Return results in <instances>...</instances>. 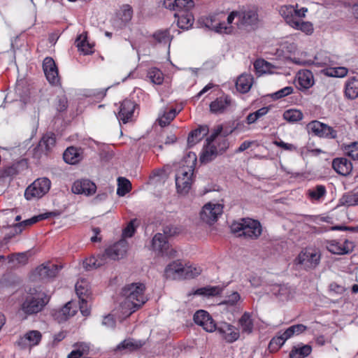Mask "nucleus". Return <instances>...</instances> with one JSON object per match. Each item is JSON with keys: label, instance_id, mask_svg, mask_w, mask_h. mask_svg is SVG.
I'll return each instance as SVG.
<instances>
[{"label": "nucleus", "instance_id": "393cba45", "mask_svg": "<svg viewBox=\"0 0 358 358\" xmlns=\"http://www.w3.org/2000/svg\"><path fill=\"white\" fill-rule=\"evenodd\" d=\"M183 270L184 265L179 261H174L165 268L164 275L166 278L172 280L182 279Z\"/></svg>", "mask_w": 358, "mask_h": 358}, {"label": "nucleus", "instance_id": "c03bdc74", "mask_svg": "<svg viewBox=\"0 0 358 358\" xmlns=\"http://www.w3.org/2000/svg\"><path fill=\"white\" fill-rule=\"evenodd\" d=\"M48 216L46 215V214H40L38 215L34 216L31 218L25 220L21 222L15 224L14 227L15 229V231H22L24 227L27 226H31L38 222V221L44 220Z\"/></svg>", "mask_w": 358, "mask_h": 358}, {"label": "nucleus", "instance_id": "e433bc0d", "mask_svg": "<svg viewBox=\"0 0 358 358\" xmlns=\"http://www.w3.org/2000/svg\"><path fill=\"white\" fill-rule=\"evenodd\" d=\"M63 158L69 164H76L82 159L80 150L75 147L68 148L63 154Z\"/></svg>", "mask_w": 358, "mask_h": 358}, {"label": "nucleus", "instance_id": "4468645a", "mask_svg": "<svg viewBox=\"0 0 358 358\" xmlns=\"http://www.w3.org/2000/svg\"><path fill=\"white\" fill-rule=\"evenodd\" d=\"M152 249L159 255L174 257L176 251L173 249H169V244L166 237L161 233L155 235L152 240Z\"/></svg>", "mask_w": 358, "mask_h": 358}, {"label": "nucleus", "instance_id": "ea45409f", "mask_svg": "<svg viewBox=\"0 0 358 358\" xmlns=\"http://www.w3.org/2000/svg\"><path fill=\"white\" fill-rule=\"evenodd\" d=\"M106 262L105 257L103 255L96 257H90L85 259L83 262V267L87 271H90L94 268H97L103 265Z\"/></svg>", "mask_w": 358, "mask_h": 358}, {"label": "nucleus", "instance_id": "f3484780", "mask_svg": "<svg viewBox=\"0 0 358 358\" xmlns=\"http://www.w3.org/2000/svg\"><path fill=\"white\" fill-rule=\"evenodd\" d=\"M194 321L207 332H213L216 330V324L206 310H199L196 311L194 315Z\"/></svg>", "mask_w": 358, "mask_h": 358}, {"label": "nucleus", "instance_id": "5701e85b", "mask_svg": "<svg viewBox=\"0 0 358 358\" xmlns=\"http://www.w3.org/2000/svg\"><path fill=\"white\" fill-rule=\"evenodd\" d=\"M41 340V334L36 330L29 331L21 337L17 344L22 348H31L37 345Z\"/></svg>", "mask_w": 358, "mask_h": 358}, {"label": "nucleus", "instance_id": "680f3d73", "mask_svg": "<svg viewBox=\"0 0 358 358\" xmlns=\"http://www.w3.org/2000/svg\"><path fill=\"white\" fill-rule=\"evenodd\" d=\"M294 88L292 86H287L272 94L271 97L273 99H279L292 94Z\"/></svg>", "mask_w": 358, "mask_h": 358}, {"label": "nucleus", "instance_id": "13d9d810", "mask_svg": "<svg viewBox=\"0 0 358 358\" xmlns=\"http://www.w3.org/2000/svg\"><path fill=\"white\" fill-rule=\"evenodd\" d=\"M241 300V296L237 292H232L225 296L220 305H226L228 307H234Z\"/></svg>", "mask_w": 358, "mask_h": 358}, {"label": "nucleus", "instance_id": "0eeeda50", "mask_svg": "<svg viewBox=\"0 0 358 358\" xmlns=\"http://www.w3.org/2000/svg\"><path fill=\"white\" fill-rule=\"evenodd\" d=\"M307 329V327L298 324L288 327L284 331H279L278 334L274 336L268 344V350L270 352H273L278 350L285 343V341L294 336L299 335Z\"/></svg>", "mask_w": 358, "mask_h": 358}, {"label": "nucleus", "instance_id": "6e6552de", "mask_svg": "<svg viewBox=\"0 0 358 358\" xmlns=\"http://www.w3.org/2000/svg\"><path fill=\"white\" fill-rule=\"evenodd\" d=\"M321 253L318 249L306 248L301 251L295 262L305 269H313L319 265Z\"/></svg>", "mask_w": 358, "mask_h": 358}, {"label": "nucleus", "instance_id": "37998d69", "mask_svg": "<svg viewBox=\"0 0 358 358\" xmlns=\"http://www.w3.org/2000/svg\"><path fill=\"white\" fill-rule=\"evenodd\" d=\"M327 193L326 188L323 185H317L313 189H310L307 192L308 198L313 201H320Z\"/></svg>", "mask_w": 358, "mask_h": 358}, {"label": "nucleus", "instance_id": "4d7b16f0", "mask_svg": "<svg viewBox=\"0 0 358 358\" xmlns=\"http://www.w3.org/2000/svg\"><path fill=\"white\" fill-rule=\"evenodd\" d=\"M220 288L217 287H205L199 288L194 291V295H201V296H215L219 294Z\"/></svg>", "mask_w": 358, "mask_h": 358}, {"label": "nucleus", "instance_id": "7ed1b4c3", "mask_svg": "<svg viewBox=\"0 0 358 358\" xmlns=\"http://www.w3.org/2000/svg\"><path fill=\"white\" fill-rule=\"evenodd\" d=\"M236 19L238 21V11L230 13L226 17L224 13L209 15L200 19V22L209 29L217 33L229 34L233 30L232 23Z\"/></svg>", "mask_w": 358, "mask_h": 358}, {"label": "nucleus", "instance_id": "0e129e2a", "mask_svg": "<svg viewBox=\"0 0 358 358\" xmlns=\"http://www.w3.org/2000/svg\"><path fill=\"white\" fill-rule=\"evenodd\" d=\"M342 200L343 203L348 206L358 205V192L355 194L344 196Z\"/></svg>", "mask_w": 358, "mask_h": 358}, {"label": "nucleus", "instance_id": "603ef678", "mask_svg": "<svg viewBox=\"0 0 358 358\" xmlns=\"http://www.w3.org/2000/svg\"><path fill=\"white\" fill-rule=\"evenodd\" d=\"M269 109L267 107H262L254 113H250L246 117V122L248 124H251L256 122L262 117L266 115Z\"/></svg>", "mask_w": 358, "mask_h": 358}, {"label": "nucleus", "instance_id": "423d86ee", "mask_svg": "<svg viewBox=\"0 0 358 358\" xmlns=\"http://www.w3.org/2000/svg\"><path fill=\"white\" fill-rule=\"evenodd\" d=\"M49 301V297L44 292H38L26 296L22 302L20 310L30 315L41 312Z\"/></svg>", "mask_w": 358, "mask_h": 358}, {"label": "nucleus", "instance_id": "79ce46f5", "mask_svg": "<svg viewBox=\"0 0 358 358\" xmlns=\"http://www.w3.org/2000/svg\"><path fill=\"white\" fill-rule=\"evenodd\" d=\"M177 114L178 112L174 108L170 109L169 111L164 110L159 115L157 119L159 124L162 127H166L170 124Z\"/></svg>", "mask_w": 358, "mask_h": 358}, {"label": "nucleus", "instance_id": "338daca9", "mask_svg": "<svg viewBox=\"0 0 358 358\" xmlns=\"http://www.w3.org/2000/svg\"><path fill=\"white\" fill-rule=\"evenodd\" d=\"M273 143L276 146H278L285 150H288V151L297 150V148L294 145H293L292 143H285V142L282 141V140L275 141L273 142Z\"/></svg>", "mask_w": 358, "mask_h": 358}, {"label": "nucleus", "instance_id": "9d476101", "mask_svg": "<svg viewBox=\"0 0 358 358\" xmlns=\"http://www.w3.org/2000/svg\"><path fill=\"white\" fill-rule=\"evenodd\" d=\"M222 126L217 125L211 133L210 136L206 139V145L203 147L200 154V161L201 163H208L214 159L219 154L216 145L213 144L215 138L222 133Z\"/></svg>", "mask_w": 358, "mask_h": 358}, {"label": "nucleus", "instance_id": "20e7f679", "mask_svg": "<svg viewBox=\"0 0 358 358\" xmlns=\"http://www.w3.org/2000/svg\"><path fill=\"white\" fill-rule=\"evenodd\" d=\"M231 230L238 236H243L246 238L256 239L262 232L260 222L250 218H243L240 221L231 224Z\"/></svg>", "mask_w": 358, "mask_h": 358}, {"label": "nucleus", "instance_id": "c9c22d12", "mask_svg": "<svg viewBox=\"0 0 358 358\" xmlns=\"http://www.w3.org/2000/svg\"><path fill=\"white\" fill-rule=\"evenodd\" d=\"M76 292L78 295L79 300L91 299V292L90 288L89 282L85 279L79 280L75 286Z\"/></svg>", "mask_w": 358, "mask_h": 358}, {"label": "nucleus", "instance_id": "b1692460", "mask_svg": "<svg viewBox=\"0 0 358 358\" xmlns=\"http://www.w3.org/2000/svg\"><path fill=\"white\" fill-rule=\"evenodd\" d=\"M258 21V15L255 10L238 11V21L235 24L238 27H248L255 24Z\"/></svg>", "mask_w": 358, "mask_h": 358}, {"label": "nucleus", "instance_id": "412c9836", "mask_svg": "<svg viewBox=\"0 0 358 358\" xmlns=\"http://www.w3.org/2000/svg\"><path fill=\"white\" fill-rule=\"evenodd\" d=\"M136 105L134 101L129 99L124 100L120 106L117 117L120 122L127 124L132 120Z\"/></svg>", "mask_w": 358, "mask_h": 358}, {"label": "nucleus", "instance_id": "f704fd0d", "mask_svg": "<svg viewBox=\"0 0 358 358\" xmlns=\"http://www.w3.org/2000/svg\"><path fill=\"white\" fill-rule=\"evenodd\" d=\"M345 94L350 99H355L358 97V78L352 77L345 83Z\"/></svg>", "mask_w": 358, "mask_h": 358}, {"label": "nucleus", "instance_id": "052dcab7", "mask_svg": "<svg viewBox=\"0 0 358 358\" xmlns=\"http://www.w3.org/2000/svg\"><path fill=\"white\" fill-rule=\"evenodd\" d=\"M214 143L217 144L216 147L219 153L225 152L229 147L228 140L225 136H222L221 133L215 138Z\"/></svg>", "mask_w": 358, "mask_h": 358}, {"label": "nucleus", "instance_id": "72a5a7b5", "mask_svg": "<svg viewBox=\"0 0 358 358\" xmlns=\"http://www.w3.org/2000/svg\"><path fill=\"white\" fill-rule=\"evenodd\" d=\"M253 82V78L250 74H242L236 80V87L237 90L241 93L248 92Z\"/></svg>", "mask_w": 358, "mask_h": 358}, {"label": "nucleus", "instance_id": "2eb2a0df", "mask_svg": "<svg viewBox=\"0 0 358 358\" xmlns=\"http://www.w3.org/2000/svg\"><path fill=\"white\" fill-rule=\"evenodd\" d=\"M326 248L332 254L342 255L351 252L355 244L347 239L331 240L326 241Z\"/></svg>", "mask_w": 358, "mask_h": 358}, {"label": "nucleus", "instance_id": "bf43d9fd", "mask_svg": "<svg viewBox=\"0 0 358 358\" xmlns=\"http://www.w3.org/2000/svg\"><path fill=\"white\" fill-rule=\"evenodd\" d=\"M201 272L200 267L193 266L192 265L186 264L184 266L183 278H193L199 275Z\"/></svg>", "mask_w": 358, "mask_h": 358}, {"label": "nucleus", "instance_id": "a878e982", "mask_svg": "<svg viewBox=\"0 0 358 358\" xmlns=\"http://www.w3.org/2000/svg\"><path fill=\"white\" fill-rule=\"evenodd\" d=\"M332 168L337 173L347 176L352 171V164L345 157H338L333 160Z\"/></svg>", "mask_w": 358, "mask_h": 358}, {"label": "nucleus", "instance_id": "a18cd8bd", "mask_svg": "<svg viewBox=\"0 0 358 358\" xmlns=\"http://www.w3.org/2000/svg\"><path fill=\"white\" fill-rule=\"evenodd\" d=\"M271 67L272 66L269 62L262 59H257L254 63V68L256 74L258 76L271 73Z\"/></svg>", "mask_w": 358, "mask_h": 358}, {"label": "nucleus", "instance_id": "49530a36", "mask_svg": "<svg viewBox=\"0 0 358 358\" xmlns=\"http://www.w3.org/2000/svg\"><path fill=\"white\" fill-rule=\"evenodd\" d=\"M344 154L353 160L358 159V142L343 144L341 148Z\"/></svg>", "mask_w": 358, "mask_h": 358}, {"label": "nucleus", "instance_id": "a211bd4d", "mask_svg": "<svg viewBox=\"0 0 358 358\" xmlns=\"http://www.w3.org/2000/svg\"><path fill=\"white\" fill-rule=\"evenodd\" d=\"M216 330L222 336L226 342L231 343L236 341L240 337V331L234 326L227 323L222 322L216 325Z\"/></svg>", "mask_w": 358, "mask_h": 358}, {"label": "nucleus", "instance_id": "6ab92c4d", "mask_svg": "<svg viewBox=\"0 0 358 358\" xmlns=\"http://www.w3.org/2000/svg\"><path fill=\"white\" fill-rule=\"evenodd\" d=\"M43 69L48 82L57 85L59 82V73L55 61L51 57H45L43 62Z\"/></svg>", "mask_w": 358, "mask_h": 358}, {"label": "nucleus", "instance_id": "f03ea898", "mask_svg": "<svg viewBox=\"0 0 358 358\" xmlns=\"http://www.w3.org/2000/svg\"><path fill=\"white\" fill-rule=\"evenodd\" d=\"M145 290V285L141 282L131 283L122 289V294L124 297L122 307L127 310L124 313L131 315L148 301Z\"/></svg>", "mask_w": 358, "mask_h": 358}, {"label": "nucleus", "instance_id": "aec40b11", "mask_svg": "<svg viewBox=\"0 0 358 358\" xmlns=\"http://www.w3.org/2000/svg\"><path fill=\"white\" fill-rule=\"evenodd\" d=\"M96 185L90 180L81 179L75 181L72 185L71 190L74 194L92 195L96 192Z\"/></svg>", "mask_w": 358, "mask_h": 358}, {"label": "nucleus", "instance_id": "774afa93", "mask_svg": "<svg viewBox=\"0 0 358 358\" xmlns=\"http://www.w3.org/2000/svg\"><path fill=\"white\" fill-rule=\"evenodd\" d=\"M90 299L86 298L85 299H82L79 301L80 310L84 316H88L90 314V308L87 305Z\"/></svg>", "mask_w": 358, "mask_h": 358}, {"label": "nucleus", "instance_id": "c756f323", "mask_svg": "<svg viewBox=\"0 0 358 358\" xmlns=\"http://www.w3.org/2000/svg\"><path fill=\"white\" fill-rule=\"evenodd\" d=\"M59 267L56 264H43L36 269V273L41 279H48L54 278L59 272Z\"/></svg>", "mask_w": 358, "mask_h": 358}, {"label": "nucleus", "instance_id": "4c0bfd02", "mask_svg": "<svg viewBox=\"0 0 358 358\" xmlns=\"http://www.w3.org/2000/svg\"><path fill=\"white\" fill-rule=\"evenodd\" d=\"M312 352V348L309 345L299 344L292 349L289 353L290 358H305Z\"/></svg>", "mask_w": 358, "mask_h": 358}, {"label": "nucleus", "instance_id": "e2e57ef3", "mask_svg": "<svg viewBox=\"0 0 358 358\" xmlns=\"http://www.w3.org/2000/svg\"><path fill=\"white\" fill-rule=\"evenodd\" d=\"M136 222V220H131L127 227L123 229L122 231V238L125 239L126 238H131L133 236L136 231V227L134 223Z\"/></svg>", "mask_w": 358, "mask_h": 358}, {"label": "nucleus", "instance_id": "7c9ffc66", "mask_svg": "<svg viewBox=\"0 0 358 358\" xmlns=\"http://www.w3.org/2000/svg\"><path fill=\"white\" fill-rule=\"evenodd\" d=\"M272 293L280 301L292 298L294 289L287 285H275L272 288Z\"/></svg>", "mask_w": 358, "mask_h": 358}, {"label": "nucleus", "instance_id": "de8ad7c7", "mask_svg": "<svg viewBox=\"0 0 358 358\" xmlns=\"http://www.w3.org/2000/svg\"><path fill=\"white\" fill-rule=\"evenodd\" d=\"M153 38L159 43H162L164 45L167 44L169 48L170 47L172 36H171L168 29L159 30L156 31L153 34Z\"/></svg>", "mask_w": 358, "mask_h": 358}, {"label": "nucleus", "instance_id": "1a4fd4ad", "mask_svg": "<svg viewBox=\"0 0 358 358\" xmlns=\"http://www.w3.org/2000/svg\"><path fill=\"white\" fill-rule=\"evenodd\" d=\"M50 186L51 182L48 178H38L26 189L24 197L27 200L41 198L48 192Z\"/></svg>", "mask_w": 358, "mask_h": 358}, {"label": "nucleus", "instance_id": "69168bd1", "mask_svg": "<svg viewBox=\"0 0 358 358\" xmlns=\"http://www.w3.org/2000/svg\"><path fill=\"white\" fill-rule=\"evenodd\" d=\"M282 48L285 52L294 55V57L292 59V60L293 61V59L296 57L295 55L298 52L297 45L294 42L286 41L285 43H283Z\"/></svg>", "mask_w": 358, "mask_h": 358}, {"label": "nucleus", "instance_id": "8fccbe9b", "mask_svg": "<svg viewBox=\"0 0 358 358\" xmlns=\"http://www.w3.org/2000/svg\"><path fill=\"white\" fill-rule=\"evenodd\" d=\"M176 6V13L192 12L194 2L193 0H177Z\"/></svg>", "mask_w": 358, "mask_h": 358}, {"label": "nucleus", "instance_id": "f8f14e48", "mask_svg": "<svg viewBox=\"0 0 358 358\" xmlns=\"http://www.w3.org/2000/svg\"><path fill=\"white\" fill-rule=\"evenodd\" d=\"M306 129L308 133H312L320 138L335 139L337 137V131L333 127L317 120L309 122Z\"/></svg>", "mask_w": 358, "mask_h": 358}, {"label": "nucleus", "instance_id": "c85d7f7f", "mask_svg": "<svg viewBox=\"0 0 358 358\" xmlns=\"http://www.w3.org/2000/svg\"><path fill=\"white\" fill-rule=\"evenodd\" d=\"M209 132L207 125L199 126L197 129L190 132L187 138V144L189 147H192L201 141Z\"/></svg>", "mask_w": 358, "mask_h": 358}, {"label": "nucleus", "instance_id": "473e14b6", "mask_svg": "<svg viewBox=\"0 0 358 358\" xmlns=\"http://www.w3.org/2000/svg\"><path fill=\"white\" fill-rule=\"evenodd\" d=\"M174 16L177 18L178 27L182 29H188L194 23V16L192 12L175 13Z\"/></svg>", "mask_w": 358, "mask_h": 358}, {"label": "nucleus", "instance_id": "3c124183", "mask_svg": "<svg viewBox=\"0 0 358 358\" xmlns=\"http://www.w3.org/2000/svg\"><path fill=\"white\" fill-rule=\"evenodd\" d=\"M131 189V184L130 181L124 178H118V186L117 189V194L120 196H124L126 194L130 192Z\"/></svg>", "mask_w": 358, "mask_h": 358}, {"label": "nucleus", "instance_id": "bb28decb", "mask_svg": "<svg viewBox=\"0 0 358 358\" xmlns=\"http://www.w3.org/2000/svg\"><path fill=\"white\" fill-rule=\"evenodd\" d=\"M76 307L73 303L69 301L66 303L61 309L55 311L54 313L55 319L59 322H63L69 317L73 316L76 313Z\"/></svg>", "mask_w": 358, "mask_h": 358}, {"label": "nucleus", "instance_id": "cd10ccee", "mask_svg": "<svg viewBox=\"0 0 358 358\" xmlns=\"http://www.w3.org/2000/svg\"><path fill=\"white\" fill-rule=\"evenodd\" d=\"M231 104V99L229 96H222L217 98L210 104V110L213 113H222Z\"/></svg>", "mask_w": 358, "mask_h": 358}, {"label": "nucleus", "instance_id": "09e8293b", "mask_svg": "<svg viewBox=\"0 0 358 358\" xmlns=\"http://www.w3.org/2000/svg\"><path fill=\"white\" fill-rule=\"evenodd\" d=\"M147 76L150 80L155 85H161L164 81L162 72L155 67L148 69Z\"/></svg>", "mask_w": 358, "mask_h": 358}, {"label": "nucleus", "instance_id": "864d4df0", "mask_svg": "<svg viewBox=\"0 0 358 358\" xmlns=\"http://www.w3.org/2000/svg\"><path fill=\"white\" fill-rule=\"evenodd\" d=\"M283 117L289 122H296L302 120L303 113L299 110L289 109L284 113Z\"/></svg>", "mask_w": 358, "mask_h": 358}, {"label": "nucleus", "instance_id": "6e6d98bb", "mask_svg": "<svg viewBox=\"0 0 358 358\" xmlns=\"http://www.w3.org/2000/svg\"><path fill=\"white\" fill-rule=\"evenodd\" d=\"M55 136L54 134L48 133L45 134L39 143L41 148H45L46 150H50L55 144Z\"/></svg>", "mask_w": 358, "mask_h": 358}, {"label": "nucleus", "instance_id": "9b49d317", "mask_svg": "<svg viewBox=\"0 0 358 358\" xmlns=\"http://www.w3.org/2000/svg\"><path fill=\"white\" fill-rule=\"evenodd\" d=\"M306 53L301 52L300 57H294L293 62L299 65H314L315 66H328L333 65V61L327 52H319L313 58H306Z\"/></svg>", "mask_w": 358, "mask_h": 358}, {"label": "nucleus", "instance_id": "a19ab883", "mask_svg": "<svg viewBox=\"0 0 358 358\" xmlns=\"http://www.w3.org/2000/svg\"><path fill=\"white\" fill-rule=\"evenodd\" d=\"M144 342L142 341H135L132 338L125 339L121 342L117 346V350H127L129 351H133L137 350L144 345Z\"/></svg>", "mask_w": 358, "mask_h": 358}, {"label": "nucleus", "instance_id": "4be33fe9", "mask_svg": "<svg viewBox=\"0 0 358 358\" xmlns=\"http://www.w3.org/2000/svg\"><path fill=\"white\" fill-rule=\"evenodd\" d=\"M315 84L313 73L309 70L299 71L296 76V86L301 92H305Z\"/></svg>", "mask_w": 358, "mask_h": 358}, {"label": "nucleus", "instance_id": "f257e3e1", "mask_svg": "<svg viewBox=\"0 0 358 358\" xmlns=\"http://www.w3.org/2000/svg\"><path fill=\"white\" fill-rule=\"evenodd\" d=\"M307 12V8H299L297 3L282 6L279 10L280 15L289 26L307 35H310L314 30L313 25L311 22L303 20Z\"/></svg>", "mask_w": 358, "mask_h": 358}, {"label": "nucleus", "instance_id": "39448f33", "mask_svg": "<svg viewBox=\"0 0 358 358\" xmlns=\"http://www.w3.org/2000/svg\"><path fill=\"white\" fill-rule=\"evenodd\" d=\"M196 162V157L194 155L191 165L182 166L177 171L176 185L178 193L185 194L190 189Z\"/></svg>", "mask_w": 358, "mask_h": 358}, {"label": "nucleus", "instance_id": "ddd939ff", "mask_svg": "<svg viewBox=\"0 0 358 358\" xmlns=\"http://www.w3.org/2000/svg\"><path fill=\"white\" fill-rule=\"evenodd\" d=\"M223 212V206L218 203L208 202L203 206L201 212V220L211 224L216 222Z\"/></svg>", "mask_w": 358, "mask_h": 358}, {"label": "nucleus", "instance_id": "5fc2aeb1", "mask_svg": "<svg viewBox=\"0 0 358 358\" xmlns=\"http://www.w3.org/2000/svg\"><path fill=\"white\" fill-rule=\"evenodd\" d=\"M132 16V8L128 4L123 5L120 13V18L122 24L125 25L127 22H129L131 20Z\"/></svg>", "mask_w": 358, "mask_h": 358}, {"label": "nucleus", "instance_id": "58836bf2", "mask_svg": "<svg viewBox=\"0 0 358 358\" xmlns=\"http://www.w3.org/2000/svg\"><path fill=\"white\" fill-rule=\"evenodd\" d=\"M76 45L78 50L84 55H90L94 52L93 45L87 41L85 34H83L77 37Z\"/></svg>", "mask_w": 358, "mask_h": 358}, {"label": "nucleus", "instance_id": "2f4dec72", "mask_svg": "<svg viewBox=\"0 0 358 358\" xmlns=\"http://www.w3.org/2000/svg\"><path fill=\"white\" fill-rule=\"evenodd\" d=\"M238 325L243 334L249 335L252 334L254 329L252 314L248 312H245L238 320Z\"/></svg>", "mask_w": 358, "mask_h": 358}, {"label": "nucleus", "instance_id": "dca6fc26", "mask_svg": "<svg viewBox=\"0 0 358 358\" xmlns=\"http://www.w3.org/2000/svg\"><path fill=\"white\" fill-rule=\"evenodd\" d=\"M129 248L128 242L124 239H120L118 242L106 249L103 257L113 260L122 259L126 255Z\"/></svg>", "mask_w": 358, "mask_h": 358}]
</instances>
